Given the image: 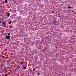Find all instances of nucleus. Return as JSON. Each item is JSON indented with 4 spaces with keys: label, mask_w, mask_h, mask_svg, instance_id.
Instances as JSON below:
<instances>
[{
    "label": "nucleus",
    "mask_w": 76,
    "mask_h": 76,
    "mask_svg": "<svg viewBox=\"0 0 76 76\" xmlns=\"http://www.w3.org/2000/svg\"><path fill=\"white\" fill-rule=\"evenodd\" d=\"M1 21L0 20V23H1Z\"/></svg>",
    "instance_id": "nucleus-21"
},
{
    "label": "nucleus",
    "mask_w": 76,
    "mask_h": 76,
    "mask_svg": "<svg viewBox=\"0 0 76 76\" xmlns=\"http://www.w3.org/2000/svg\"><path fill=\"white\" fill-rule=\"evenodd\" d=\"M7 75H8V74H6L5 75V76H7Z\"/></svg>",
    "instance_id": "nucleus-16"
},
{
    "label": "nucleus",
    "mask_w": 76,
    "mask_h": 76,
    "mask_svg": "<svg viewBox=\"0 0 76 76\" xmlns=\"http://www.w3.org/2000/svg\"><path fill=\"white\" fill-rule=\"evenodd\" d=\"M10 36H7L5 37L7 39H10Z\"/></svg>",
    "instance_id": "nucleus-1"
},
{
    "label": "nucleus",
    "mask_w": 76,
    "mask_h": 76,
    "mask_svg": "<svg viewBox=\"0 0 76 76\" xmlns=\"http://www.w3.org/2000/svg\"><path fill=\"white\" fill-rule=\"evenodd\" d=\"M13 16H14L15 17V16H16V14H15L13 15Z\"/></svg>",
    "instance_id": "nucleus-15"
},
{
    "label": "nucleus",
    "mask_w": 76,
    "mask_h": 76,
    "mask_svg": "<svg viewBox=\"0 0 76 76\" xmlns=\"http://www.w3.org/2000/svg\"><path fill=\"white\" fill-rule=\"evenodd\" d=\"M2 25H6V23L4 21L2 23Z\"/></svg>",
    "instance_id": "nucleus-3"
},
{
    "label": "nucleus",
    "mask_w": 76,
    "mask_h": 76,
    "mask_svg": "<svg viewBox=\"0 0 76 76\" xmlns=\"http://www.w3.org/2000/svg\"><path fill=\"white\" fill-rule=\"evenodd\" d=\"M23 68L24 69H26V67L25 66H23Z\"/></svg>",
    "instance_id": "nucleus-9"
},
{
    "label": "nucleus",
    "mask_w": 76,
    "mask_h": 76,
    "mask_svg": "<svg viewBox=\"0 0 76 76\" xmlns=\"http://www.w3.org/2000/svg\"><path fill=\"white\" fill-rule=\"evenodd\" d=\"M52 13H54V11H52Z\"/></svg>",
    "instance_id": "nucleus-20"
},
{
    "label": "nucleus",
    "mask_w": 76,
    "mask_h": 76,
    "mask_svg": "<svg viewBox=\"0 0 76 76\" xmlns=\"http://www.w3.org/2000/svg\"><path fill=\"white\" fill-rule=\"evenodd\" d=\"M8 35H10V33H8Z\"/></svg>",
    "instance_id": "nucleus-14"
},
{
    "label": "nucleus",
    "mask_w": 76,
    "mask_h": 76,
    "mask_svg": "<svg viewBox=\"0 0 76 76\" xmlns=\"http://www.w3.org/2000/svg\"><path fill=\"white\" fill-rule=\"evenodd\" d=\"M7 34H5V36H7Z\"/></svg>",
    "instance_id": "nucleus-22"
},
{
    "label": "nucleus",
    "mask_w": 76,
    "mask_h": 76,
    "mask_svg": "<svg viewBox=\"0 0 76 76\" xmlns=\"http://www.w3.org/2000/svg\"><path fill=\"white\" fill-rule=\"evenodd\" d=\"M35 59L36 60H38V57H37L36 56L35 57Z\"/></svg>",
    "instance_id": "nucleus-4"
},
{
    "label": "nucleus",
    "mask_w": 76,
    "mask_h": 76,
    "mask_svg": "<svg viewBox=\"0 0 76 76\" xmlns=\"http://www.w3.org/2000/svg\"><path fill=\"white\" fill-rule=\"evenodd\" d=\"M17 68H18V69H20V67L19 66H17Z\"/></svg>",
    "instance_id": "nucleus-17"
},
{
    "label": "nucleus",
    "mask_w": 76,
    "mask_h": 76,
    "mask_svg": "<svg viewBox=\"0 0 76 76\" xmlns=\"http://www.w3.org/2000/svg\"><path fill=\"white\" fill-rule=\"evenodd\" d=\"M53 24H54V25L56 26V21L54 20L53 21Z\"/></svg>",
    "instance_id": "nucleus-2"
},
{
    "label": "nucleus",
    "mask_w": 76,
    "mask_h": 76,
    "mask_svg": "<svg viewBox=\"0 0 76 76\" xmlns=\"http://www.w3.org/2000/svg\"><path fill=\"white\" fill-rule=\"evenodd\" d=\"M72 12L73 13V12H74V10H73L72 11Z\"/></svg>",
    "instance_id": "nucleus-19"
},
{
    "label": "nucleus",
    "mask_w": 76,
    "mask_h": 76,
    "mask_svg": "<svg viewBox=\"0 0 76 76\" xmlns=\"http://www.w3.org/2000/svg\"><path fill=\"white\" fill-rule=\"evenodd\" d=\"M58 17H59V18H61V16L59 15V16H58Z\"/></svg>",
    "instance_id": "nucleus-18"
},
{
    "label": "nucleus",
    "mask_w": 76,
    "mask_h": 76,
    "mask_svg": "<svg viewBox=\"0 0 76 76\" xmlns=\"http://www.w3.org/2000/svg\"><path fill=\"white\" fill-rule=\"evenodd\" d=\"M12 23V21H10L8 23L9 24H11V23Z\"/></svg>",
    "instance_id": "nucleus-12"
},
{
    "label": "nucleus",
    "mask_w": 76,
    "mask_h": 76,
    "mask_svg": "<svg viewBox=\"0 0 76 76\" xmlns=\"http://www.w3.org/2000/svg\"><path fill=\"white\" fill-rule=\"evenodd\" d=\"M1 57H2V59H3V58H5V56H1Z\"/></svg>",
    "instance_id": "nucleus-7"
},
{
    "label": "nucleus",
    "mask_w": 76,
    "mask_h": 76,
    "mask_svg": "<svg viewBox=\"0 0 76 76\" xmlns=\"http://www.w3.org/2000/svg\"><path fill=\"white\" fill-rule=\"evenodd\" d=\"M10 13H9L8 14H7V17H9V16H10Z\"/></svg>",
    "instance_id": "nucleus-6"
},
{
    "label": "nucleus",
    "mask_w": 76,
    "mask_h": 76,
    "mask_svg": "<svg viewBox=\"0 0 76 76\" xmlns=\"http://www.w3.org/2000/svg\"><path fill=\"white\" fill-rule=\"evenodd\" d=\"M38 75H41V73H38L37 74Z\"/></svg>",
    "instance_id": "nucleus-10"
},
{
    "label": "nucleus",
    "mask_w": 76,
    "mask_h": 76,
    "mask_svg": "<svg viewBox=\"0 0 76 76\" xmlns=\"http://www.w3.org/2000/svg\"><path fill=\"white\" fill-rule=\"evenodd\" d=\"M42 52H43V53H44V52H45V51H44V49H43L42 50Z\"/></svg>",
    "instance_id": "nucleus-11"
},
{
    "label": "nucleus",
    "mask_w": 76,
    "mask_h": 76,
    "mask_svg": "<svg viewBox=\"0 0 76 76\" xmlns=\"http://www.w3.org/2000/svg\"><path fill=\"white\" fill-rule=\"evenodd\" d=\"M5 3H7V0H5Z\"/></svg>",
    "instance_id": "nucleus-13"
},
{
    "label": "nucleus",
    "mask_w": 76,
    "mask_h": 76,
    "mask_svg": "<svg viewBox=\"0 0 76 76\" xmlns=\"http://www.w3.org/2000/svg\"><path fill=\"white\" fill-rule=\"evenodd\" d=\"M24 64V62L22 61L20 62V64Z\"/></svg>",
    "instance_id": "nucleus-5"
},
{
    "label": "nucleus",
    "mask_w": 76,
    "mask_h": 76,
    "mask_svg": "<svg viewBox=\"0 0 76 76\" xmlns=\"http://www.w3.org/2000/svg\"><path fill=\"white\" fill-rule=\"evenodd\" d=\"M0 19H1V18H0Z\"/></svg>",
    "instance_id": "nucleus-23"
},
{
    "label": "nucleus",
    "mask_w": 76,
    "mask_h": 76,
    "mask_svg": "<svg viewBox=\"0 0 76 76\" xmlns=\"http://www.w3.org/2000/svg\"><path fill=\"white\" fill-rule=\"evenodd\" d=\"M71 8H72V7H69V6L68 7V9H71Z\"/></svg>",
    "instance_id": "nucleus-8"
}]
</instances>
